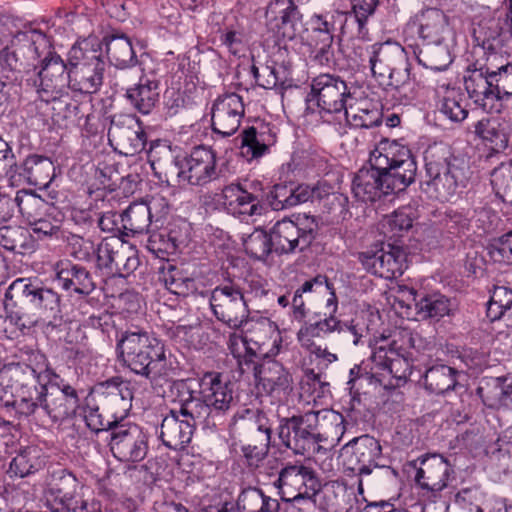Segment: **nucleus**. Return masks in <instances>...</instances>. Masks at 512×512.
Segmentation results:
<instances>
[{
	"label": "nucleus",
	"mask_w": 512,
	"mask_h": 512,
	"mask_svg": "<svg viewBox=\"0 0 512 512\" xmlns=\"http://www.w3.org/2000/svg\"><path fill=\"white\" fill-rule=\"evenodd\" d=\"M182 396V413L198 419L204 430L216 431L225 425L236 405L233 384L217 372L175 383Z\"/></svg>",
	"instance_id": "nucleus-1"
},
{
	"label": "nucleus",
	"mask_w": 512,
	"mask_h": 512,
	"mask_svg": "<svg viewBox=\"0 0 512 512\" xmlns=\"http://www.w3.org/2000/svg\"><path fill=\"white\" fill-rule=\"evenodd\" d=\"M3 305L11 313L19 307V325L31 327L60 312V296L37 279L17 278L7 288Z\"/></svg>",
	"instance_id": "nucleus-2"
},
{
	"label": "nucleus",
	"mask_w": 512,
	"mask_h": 512,
	"mask_svg": "<svg viewBox=\"0 0 512 512\" xmlns=\"http://www.w3.org/2000/svg\"><path fill=\"white\" fill-rule=\"evenodd\" d=\"M427 189L441 202L453 199L469 179V167L445 143L430 145L425 151Z\"/></svg>",
	"instance_id": "nucleus-3"
},
{
	"label": "nucleus",
	"mask_w": 512,
	"mask_h": 512,
	"mask_svg": "<svg viewBox=\"0 0 512 512\" xmlns=\"http://www.w3.org/2000/svg\"><path fill=\"white\" fill-rule=\"evenodd\" d=\"M117 350L123 365L137 375L155 380L167 373L164 344L146 331L122 332L117 339Z\"/></svg>",
	"instance_id": "nucleus-4"
},
{
	"label": "nucleus",
	"mask_w": 512,
	"mask_h": 512,
	"mask_svg": "<svg viewBox=\"0 0 512 512\" xmlns=\"http://www.w3.org/2000/svg\"><path fill=\"white\" fill-rule=\"evenodd\" d=\"M49 48L48 37L39 30L17 31L15 34L2 32L0 67L8 73L5 78L17 80L19 74L36 69L38 59Z\"/></svg>",
	"instance_id": "nucleus-5"
},
{
	"label": "nucleus",
	"mask_w": 512,
	"mask_h": 512,
	"mask_svg": "<svg viewBox=\"0 0 512 512\" xmlns=\"http://www.w3.org/2000/svg\"><path fill=\"white\" fill-rule=\"evenodd\" d=\"M43 372L59 378V375L49 369L46 356L40 352H33L28 364H18L15 368L14 400L7 401L5 407H12L17 414L26 418L34 415L38 409L43 411L47 387L40 380Z\"/></svg>",
	"instance_id": "nucleus-6"
},
{
	"label": "nucleus",
	"mask_w": 512,
	"mask_h": 512,
	"mask_svg": "<svg viewBox=\"0 0 512 512\" xmlns=\"http://www.w3.org/2000/svg\"><path fill=\"white\" fill-rule=\"evenodd\" d=\"M368 163L382 171L384 187L391 194L404 191L415 181V158L408 147L397 141L380 142L371 152Z\"/></svg>",
	"instance_id": "nucleus-7"
},
{
	"label": "nucleus",
	"mask_w": 512,
	"mask_h": 512,
	"mask_svg": "<svg viewBox=\"0 0 512 512\" xmlns=\"http://www.w3.org/2000/svg\"><path fill=\"white\" fill-rule=\"evenodd\" d=\"M306 101L308 109L316 105L320 112L338 114L347 109L352 94L347 83L338 75L323 73L311 79Z\"/></svg>",
	"instance_id": "nucleus-8"
},
{
	"label": "nucleus",
	"mask_w": 512,
	"mask_h": 512,
	"mask_svg": "<svg viewBox=\"0 0 512 512\" xmlns=\"http://www.w3.org/2000/svg\"><path fill=\"white\" fill-rule=\"evenodd\" d=\"M274 486L285 501L311 500L321 484L315 470L301 461L288 462L280 470Z\"/></svg>",
	"instance_id": "nucleus-9"
},
{
	"label": "nucleus",
	"mask_w": 512,
	"mask_h": 512,
	"mask_svg": "<svg viewBox=\"0 0 512 512\" xmlns=\"http://www.w3.org/2000/svg\"><path fill=\"white\" fill-rule=\"evenodd\" d=\"M318 225L313 217H298L294 222L282 219L272 227L270 233L274 252L277 254L294 253L308 248L316 238Z\"/></svg>",
	"instance_id": "nucleus-10"
},
{
	"label": "nucleus",
	"mask_w": 512,
	"mask_h": 512,
	"mask_svg": "<svg viewBox=\"0 0 512 512\" xmlns=\"http://www.w3.org/2000/svg\"><path fill=\"white\" fill-rule=\"evenodd\" d=\"M209 301L215 317L228 327L239 329L248 322L247 300L238 286H217L213 289Z\"/></svg>",
	"instance_id": "nucleus-11"
},
{
	"label": "nucleus",
	"mask_w": 512,
	"mask_h": 512,
	"mask_svg": "<svg viewBox=\"0 0 512 512\" xmlns=\"http://www.w3.org/2000/svg\"><path fill=\"white\" fill-rule=\"evenodd\" d=\"M265 27L278 44L295 39L304 25L294 0H271L265 11Z\"/></svg>",
	"instance_id": "nucleus-12"
},
{
	"label": "nucleus",
	"mask_w": 512,
	"mask_h": 512,
	"mask_svg": "<svg viewBox=\"0 0 512 512\" xmlns=\"http://www.w3.org/2000/svg\"><path fill=\"white\" fill-rule=\"evenodd\" d=\"M310 411L280 420L278 437L295 454L315 453L320 449Z\"/></svg>",
	"instance_id": "nucleus-13"
},
{
	"label": "nucleus",
	"mask_w": 512,
	"mask_h": 512,
	"mask_svg": "<svg viewBox=\"0 0 512 512\" xmlns=\"http://www.w3.org/2000/svg\"><path fill=\"white\" fill-rule=\"evenodd\" d=\"M109 446L117 460L129 464L139 463L149 451L148 435L138 425L122 422L111 433Z\"/></svg>",
	"instance_id": "nucleus-14"
},
{
	"label": "nucleus",
	"mask_w": 512,
	"mask_h": 512,
	"mask_svg": "<svg viewBox=\"0 0 512 512\" xmlns=\"http://www.w3.org/2000/svg\"><path fill=\"white\" fill-rule=\"evenodd\" d=\"M216 153L208 147L198 146L181 160L176 161L179 183L205 186L219 177Z\"/></svg>",
	"instance_id": "nucleus-15"
},
{
	"label": "nucleus",
	"mask_w": 512,
	"mask_h": 512,
	"mask_svg": "<svg viewBox=\"0 0 512 512\" xmlns=\"http://www.w3.org/2000/svg\"><path fill=\"white\" fill-rule=\"evenodd\" d=\"M223 204L229 213L251 217L264 211L263 185L260 181L231 183L222 190Z\"/></svg>",
	"instance_id": "nucleus-16"
},
{
	"label": "nucleus",
	"mask_w": 512,
	"mask_h": 512,
	"mask_svg": "<svg viewBox=\"0 0 512 512\" xmlns=\"http://www.w3.org/2000/svg\"><path fill=\"white\" fill-rule=\"evenodd\" d=\"M108 138L125 156H134L145 149L147 136L136 115L116 114L111 117Z\"/></svg>",
	"instance_id": "nucleus-17"
},
{
	"label": "nucleus",
	"mask_w": 512,
	"mask_h": 512,
	"mask_svg": "<svg viewBox=\"0 0 512 512\" xmlns=\"http://www.w3.org/2000/svg\"><path fill=\"white\" fill-rule=\"evenodd\" d=\"M358 259L368 272L387 280L400 277L407 268L406 252L391 244L361 252Z\"/></svg>",
	"instance_id": "nucleus-18"
},
{
	"label": "nucleus",
	"mask_w": 512,
	"mask_h": 512,
	"mask_svg": "<svg viewBox=\"0 0 512 512\" xmlns=\"http://www.w3.org/2000/svg\"><path fill=\"white\" fill-rule=\"evenodd\" d=\"M49 386L46 387L43 412L53 422H60L76 415L80 405L78 391L63 379L51 375Z\"/></svg>",
	"instance_id": "nucleus-19"
},
{
	"label": "nucleus",
	"mask_w": 512,
	"mask_h": 512,
	"mask_svg": "<svg viewBox=\"0 0 512 512\" xmlns=\"http://www.w3.org/2000/svg\"><path fill=\"white\" fill-rule=\"evenodd\" d=\"M42 55L45 57L33 85L39 98L48 103L57 97L66 84L70 86V77L69 69L59 55L51 52L50 48Z\"/></svg>",
	"instance_id": "nucleus-20"
},
{
	"label": "nucleus",
	"mask_w": 512,
	"mask_h": 512,
	"mask_svg": "<svg viewBox=\"0 0 512 512\" xmlns=\"http://www.w3.org/2000/svg\"><path fill=\"white\" fill-rule=\"evenodd\" d=\"M253 371L258 388L275 400L282 401L292 391V376L279 361L264 356Z\"/></svg>",
	"instance_id": "nucleus-21"
},
{
	"label": "nucleus",
	"mask_w": 512,
	"mask_h": 512,
	"mask_svg": "<svg viewBox=\"0 0 512 512\" xmlns=\"http://www.w3.org/2000/svg\"><path fill=\"white\" fill-rule=\"evenodd\" d=\"M103 42L110 63L117 69L113 85L124 88L125 84L130 83L128 80L130 70L141 64L134 51L132 41L124 33H112L106 35Z\"/></svg>",
	"instance_id": "nucleus-22"
},
{
	"label": "nucleus",
	"mask_w": 512,
	"mask_h": 512,
	"mask_svg": "<svg viewBox=\"0 0 512 512\" xmlns=\"http://www.w3.org/2000/svg\"><path fill=\"white\" fill-rule=\"evenodd\" d=\"M242 97L229 93L218 97L212 107L211 127L214 134L221 138L234 135L244 116Z\"/></svg>",
	"instance_id": "nucleus-23"
},
{
	"label": "nucleus",
	"mask_w": 512,
	"mask_h": 512,
	"mask_svg": "<svg viewBox=\"0 0 512 512\" xmlns=\"http://www.w3.org/2000/svg\"><path fill=\"white\" fill-rule=\"evenodd\" d=\"M482 47L485 51L484 57L469 65L464 76V85L470 98L474 102L485 107L486 99H496L494 83H492V73L487 71L490 63V50L492 44L489 41H483Z\"/></svg>",
	"instance_id": "nucleus-24"
},
{
	"label": "nucleus",
	"mask_w": 512,
	"mask_h": 512,
	"mask_svg": "<svg viewBox=\"0 0 512 512\" xmlns=\"http://www.w3.org/2000/svg\"><path fill=\"white\" fill-rule=\"evenodd\" d=\"M179 410L172 409L161 423L160 438L163 444L172 450H181L190 443L198 419L182 413V396H179Z\"/></svg>",
	"instance_id": "nucleus-25"
},
{
	"label": "nucleus",
	"mask_w": 512,
	"mask_h": 512,
	"mask_svg": "<svg viewBox=\"0 0 512 512\" xmlns=\"http://www.w3.org/2000/svg\"><path fill=\"white\" fill-rule=\"evenodd\" d=\"M139 80L133 86L124 85L125 98L139 113L148 115L156 107L160 97V79L154 71L140 69ZM122 90L123 88L120 87Z\"/></svg>",
	"instance_id": "nucleus-26"
},
{
	"label": "nucleus",
	"mask_w": 512,
	"mask_h": 512,
	"mask_svg": "<svg viewBox=\"0 0 512 512\" xmlns=\"http://www.w3.org/2000/svg\"><path fill=\"white\" fill-rule=\"evenodd\" d=\"M353 448L351 461L357 465L359 475H369L374 468L384 467L382 464V447L378 440L369 435H363L349 442Z\"/></svg>",
	"instance_id": "nucleus-27"
},
{
	"label": "nucleus",
	"mask_w": 512,
	"mask_h": 512,
	"mask_svg": "<svg viewBox=\"0 0 512 512\" xmlns=\"http://www.w3.org/2000/svg\"><path fill=\"white\" fill-rule=\"evenodd\" d=\"M165 207L164 197H154L149 203H132L122 212V228L125 236L147 232L153 221V210Z\"/></svg>",
	"instance_id": "nucleus-28"
},
{
	"label": "nucleus",
	"mask_w": 512,
	"mask_h": 512,
	"mask_svg": "<svg viewBox=\"0 0 512 512\" xmlns=\"http://www.w3.org/2000/svg\"><path fill=\"white\" fill-rule=\"evenodd\" d=\"M383 173L375 165L364 166L355 174L352 181L354 197L362 202H375L383 195L391 194L384 187Z\"/></svg>",
	"instance_id": "nucleus-29"
},
{
	"label": "nucleus",
	"mask_w": 512,
	"mask_h": 512,
	"mask_svg": "<svg viewBox=\"0 0 512 512\" xmlns=\"http://www.w3.org/2000/svg\"><path fill=\"white\" fill-rule=\"evenodd\" d=\"M311 195V186L307 184L279 183L264 194V197L272 210L281 211L306 203Z\"/></svg>",
	"instance_id": "nucleus-30"
},
{
	"label": "nucleus",
	"mask_w": 512,
	"mask_h": 512,
	"mask_svg": "<svg viewBox=\"0 0 512 512\" xmlns=\"http://www.w3.org/2000/svg\"><path fill=\"white\" fill-rule=\"evenodd\" d=\"M416 472L415 480L429 491H442L447 486L449 463L440 455H430L423 458Z\"/></svg>",
	"instance_id": "nucleus-31"
},
{
	"label": "nucleus",
	"mask_w": 512,
	"mask_h": 512,
	"mask_svg": "<svg viewBox=\"0 0 512 512\" xmlns=\"http://www.w3.org/2000/svg\"><path fill=\"white\" fill-rule=\"evenodd\" d=\"M407 59L404 48L392 42L376 43L368 53V62L374 76L386 77V74Z\"/></svg>",
	"instance_id": "nucleus-32"
},
{
	"label": "nucleus",
	"mask_w": 512,
	"mask_h": 512,
	"mask_svg": "<svg viewBox=\"0 0 512 512\" xmlns=\"http://www.w3.org/2000/svg\"><path fill=\"white\" fill-rule=\"evenodd\" d=\"M318 446L321 443L334 445L344 434V418L333 410L310 411Z\"/></svg>",
	"instance_id": "nucleus-33"
},
{
	"label": "nucleus",
	"mask_w": 512,
	"mask_h": 512,
	"mask_svg": "<svg viewBox=\"0 0 512 512\" xmlns=\"http://www.w3.org/2000/svg\"><path fill=\"white\" fill-rule=\"evenodd\" d=\"M105 67V62L70 67V88L86 94L98 92L103 84Z\"/></svg>",
	"instance_id": "nucleus-34"
},
{
	"label": "nucleus",
	"mask_w": 512,
	"mask_h": 512,
	"mask_svg": "<svg viewBox=\"0 0 512 512\" xmlns=\"http://www.w3.org/2000/svg\"><path fill=\"white\" fill-rule=\"evenodd\" d=\"M44 506L49 512H102L99 502H89L54 488L45 491Z\"/></svg>",
	"instance_id": "nucleus-35"
},
{
	"label": "nucleus",
	"mask_w": 512,
	"mask_h": 512,
	"mask_svg": "<svg viewBox=\"0 0 512 512\" xmlns=\"http://www.w3.org/2000/svg\"><path fill=\"white\" fill-rule=\"evenodd\" d=\"M417 33L423 43L444 41L449 33L448 18L437 8H428L416 16Z\"/></svg>",
	"instance_id": "nucleus-36"
},
{
	"label": "nucleus",
	"mask_w": 512,
	"mask_h": 512,
	"mask_svg": "<svg viewBox=\"0 0 512 512\" xmlns=\"http://www.w3.org/2000/svg\"><path fill=\"white\" fill-rule=\"evenodd\" d=\"M490 63L487 71L492 73L491 80L494 83L496 100L504 101L512 99V61L504 55L490 50Z\"/></svg>",
	"instance_id": "nucleus-37"
},
{
	"label": "nucleus",
	"mask_w": 512,
	"mask_h": 512,
	"mask_svg": "<svg viewBox=\"0 0 512 512\" xmlns=\"http://www.w3.org/2000/svg\"><path fill=\"white\" fill-rule=\"evenodd\" d=\"M407 292L412 297L416 315L420 319H440L450 312V299L441 293L429 294L413 288L407 289Z\"/></svg>",
	"instance_id": "nucleus-38"
},
{
	"label": "nucleus",
	"mask_w": 512,
	"mask_h": 512,
	"mask_svg": "<svg viewBox=\"0 0 512 512\" xmlns=\"http://www.w3.org/2000/svg\"><path fill=\"white\" fill-rule=\"evenodd\" d=\"M21 178L28 184L46 188L55 175V166L49 157L31 154L20 164Z\"/></svg>",
	"instance_id": "nucleus-39"
},
{
	"label": "nucleus",
	"mask_w": 512,
	"mask_h": 512,
	"mask_svg": "<svg viewBox=\"0 0 512 512\" xmlns=\"http://www.w3.org/2000/svg\"><path fill=\"white\" fill-rule=\"evenodd\" d=\"M240 136V154L247 161L264 156L275 143V135L269 128L258 130L252 126L243 130Z\"/></svg>",
	"instance_id": "nucleus-40"
},
{
	"label": "nucleus",
	"mask_w": 512,
	"mask_h": 512,
	"mask_svg": "<svg viewBox=\"0 0 512 512\" xmlns=\"http://www.w3.org/2000/svg\"><path fill=\"white\" fill-rule=\"evenodd\" d=\"M506 378H485L476 389L483 404L491 409L509 408L512 404L511 384H505Z\"/></svg>",
	"instance_id": "nucleus-41"
},
{
	"label": "nucleus",
	"mask_w": 512,
	"mask_h": 512,
	"mask_svg": "<svg viewBox=\"0 0 512 512\" xmlns=\"http://www.w3.org/2000/svg\"><path fill=\"white\" fill-rule=\"evenodd\" d=\"M56 279L64 290L89 295L95 289L90 272L81 265L66 263L58 271Z\"/></svg>",
	"instance_id": "nucleus-42"
},
{
	"label": "nucleus",
	"mask_w": 512,
	"mask_h": 512,
	"mask_svg": "<svg viewBox=\"0 0 512 512\" xmlns=\"http://www.w3.org/2000/svg\"><path fill=\"white\" fill-rule=\"evenodd\" d=\"M460 372L448 365L438 364L426 369L424 373V387L431 393L441 395L450 390H456L460 385L458 376Z\"/></svg>",
	"instance_id": "nucleus-43"
},
{
	"label": "nucleus",
	"mask_w": 512,
	"mask_h": 512,
	"mask_svg": "<svg viewBox=\"0 0 512 512\" xmlns=\"http://www.w3.org/2000/svg\"><path fill=\"white\" fill-rule=\"evenodd\" d=\"M414 54L419 64L433 71H444L453 61L450 49L444 41L423 43Z\"/></svg>",
	"instance_id": "nucleus-44"
},
{
	"label": "nucleus",
	"mask_w": 512,
	"mask_h": 512,
	"mask_svg": "<svg viewBox=\"0 0 512 512\" xmlns=\"http://www.w3.org/2000/svg\"><path fill=\"white\" fill-rule=\"evenodd\" d=\"M238 512H279L277 499L264 494L257 487H248L241 491L237 499Z\"/></svg>",
	"instance_id": "nucleus-45"
},
{
	"label": "nucleus",
	"mask_w": 512,
	"mask_h": 512,
	"mask_svg": "<svg viewBox=\"0 0 512 512\" xmlns=\"http://www.w3.org/2000/svg\"><path fill=\"white\" fill-rule=\"evenodd\" d=\"M17 211L26 222L31 224L39 217L46 216L47 212L55 210L52 204L45 201L32 190L22 189L16 192Z\"/></svg>",
	"instance_id": "nucleus-46"
},
{
	"label": "nucleus",
	"mask_w": 512,
	"mask_h": 512,
	"mask_svg": "<svg viewBox=\"0 0 512 512\" xmlns=\"http://www.w3.org/2000/svg\"><path fill=\"white\" fill-rule=\"evenodd\" d=\"M311 201L322 204L327 213H335L343 216L348 212V197L342 193L333 191V187L326 182H318L311 187Z\"/></svg>",
	"instance_id": "nucleus-47"
},
{
	"label": "nucleus",
	"mask_w": 512,
	"mask_h": 512,
	"mask_svg": "<svg viewBox=\"0 0 512 512\" xmlns=\"http://www.w3.org/2000/svg\"><path fill=\"white\" fill-rule=\"evenodd\" d=\"M327 308L330 309V312L325 318L315 322H304L297 333L300 345H311V342H314L313 338H322L328 334L335 333L337 327H340L339 319L335 317L336 312H333L332 307Z\"/></svg>",
	"instance_id": "nucleus-48"
},
{
	"label": "nucleus",
	"mask_w": 512,
	"mask_h": 512,
	"mask_svg": "<svg viewBox=\"0 0 512 512\" xmlns=\"http://www.w3.org/2000/svg\"><path fill=\"white\" fill-rule=\"evenodd\" d=\"M69 61L71 67L105 62L102 58V42L97 37H88L78 41L69 51Z\"/></svg>",
	"instance_id": "nucleus-49"
},
{
	"label": "nucleus",
	"mask_w": 512,
	"mask_h": 512,
	"mask_svg": "<svg viewBox=\"0 0 512 512\" xmlns=\"http://www.w3.org/2000/svg\"><path fill=\"white\" fill-rule=\"evenodd\" d=\"M0 247L13 253L25 254L33 248L32 235L22 226L0 227Z\"/></svg>",
	"instance_id": "nucleus-50"
},
{
	"label": "nucleus",
	"mask_w": 512,
	"mask_h": 512,
	"mask_svg": "<svg viewBox=\"0 0 512 512\" xmlns=\"http://www.w3.org/2000/svg\"><path fill=\"white\" fill-rule=\"evenodd\" d=\"M43 466L44 461L39 450L35 447H26L12 459L8 472L11 476L24 478L39 471Z\"/></svg>",
	"instance_id": "nucleus-51"
},
{
	"label": "nucleus",
	"mask_w": 512,
	"mask_h": 512,
	"mask_svg": "<svg viewBox=\"0 0 512 512\" xmlns=\"http://www.w3.org/2000/svg\"><path fill=\"white\" fill-rule=\"evenodd\" d=\"M475 133L482 140L489 142L496 151L504 150L508 146V135L496 118H483L475 126Z\"/></svg>",
	"instance_id": "nucleus-52"
},
{
	"label": "nucleus",
	"mask_w": 512,
	"mask_h": 512,
	"mask_svg": "<svg viewBox=\"0 0 512 512\" xmlns=\"http://www.w3.org/2000/svg\"><path fill=\"white\" fill-rule=\"evenodd\" d=\"M243 418V426L248 430L250 442L265 443L271 446L272 425L265 413L261 411L250 412Z\"/></svg>",
	"instance_id": "nucleus-53"
},
{
	"label": "nucleus",
	"mask_w": 512,
	"mask_h": 512,
	"mask_svg": "<svg viewBox=\"0 0 512 512\" xmlns=\"http://www.w3.org/2000/svg\"><path fill=\"white\" fill-rule=\"evenodd\" d=\"M301 293L306 296V299L313 294L328 296L326 300V307H332L333 312H337L338 299L333 288V284L329 282L325 275H317L309 280H306L300 287L297 288Z\"/></svg>",
	"instance_id": "nucleus-54"
},
{
	"label": "nucleus",
	"mask_w": 512,
	"mask_h": 512,
	"mask_svg": "<svg viewBox=\"0 0 512 512\" xmlns=\"http://www.w3.org/2000/svg\"><path fill=\"white\" fill-rule=\"evenodd\" d=\"M345 119L350 127L355 129H370L376 127L382 122V112L376 107H357L352 106L345 109Z\"/></svg>",
	"instance_id": "nucleus-55"
},
{
	"label": "nucleus",
	"mask_w": 512,
	"mask_h": 512,
	"mask_svg": "<svg viewBox=\"0 0 512 512\" xmlns=\"http://www.w3.org/2000/svg\"><path fill=\"white\" fill-rule=\"evenodd\" d=\"M163 280L166 288L178 296L186 297L197 291L195 279L173 265L168 266L163 275Z\"/></svg>",
	"instance_id": "nucleus-56"
},
{
	"label": "nucleus",
	"mask_w": 512,
	"mask_h": 512,
	"mask_svg": "<svg viewBox=\"0 0 512 512\" xmlns=\"http://www.w3.org/2000/svg\"><path fill=\"white\" fill-rule=\"evenodd\" d=\"M271 233H267L263 229H255L243 241L245 252L252 258L257 260H265L272 252L274 246L272 244Z\"/></svg>",
	"instance_id": "nucleus-57"
},
{
	"label": "nucleus",
	"mask_w": 512,
	"mask_h": 512,
	"mask_svg": "<svg viewBox=\"0 0 512 512\" xmlns=\"http://www.w3.org/2000/svg\"><path fill=\"white\" fill-rule=\"evenodd\" d=\"M491 184L496 195L512 206V166L500 165L491 174Z\"/></svg>",
	"instance_id": "nucleus-58"
},
{
	"label": "nucleus",
	"mask_w": 512,
	"mask_h": 512,
	"mask_svg": "<svg viewBox=\"0 0 512 512\" xmlns=\"http://www.w3.org/2000/svg\"><path fill=\"white\" fill-rule=\"evenodd\" d=\"M139 263L137 251L122 240L121 248H119L115 257L113 271L110 272L126 277L137 269Z\"/></svg>",
	"instance_id": "nucleus-59"
},
{
	"label": "nucleus",
	"mask_w": 512,
	"mask_h": 512,
	"mask_svg": "<svg viewBox=\"0 0 512 512\" xmlns=\"http://www.w3.org/2000/svg\"><path fill=\"white\" fill-rule=\"evenodd\" d=\"M122 240L120 237H106L96 246L95 258L98 268L113 271L115 257L121 248Z\"/></svg>",
	"instance_id": "nucleus-60"
},
{
	"label": "nucleus",
	"mask_w": 512,
	"mask_h": 512,
	"mask_svg": "<svg viewBox=\"0 0 512 512\" xmlns=\"http://www.w3.org/2000/svg\"><path fill=\"white\" fill-rule=\"evenodd\" d=\"M486 250L493 262L512 264V231L490 240Z\"/></svg>",
	"instance_id": "nucleus-61"
},
{
	"label": "nucleus",
	"mask_w": 512,
	"mask_h": 512,
	"mask_svg": "<svg viewBox=\"0 0 512 512\" xmlns=\"http://www.w3.org/2000/svg\"><path fill=\"white\" fill-rule=\"evenodd\" d=\"M395 349L390 347L389 349L385 346H379L375 348L369 357L370 362V374L377 382L382 384L381 377L386 375L389 367L391 358L395 355Z\"/></svg>",
	"instance_id": "nucleus-62"
},
{
	"label": "nucleus",
	"mask_w": 512,
	"mask_h": 512,
	"mask_svg": "<svg viewBox=\"0 0 512 512\" xmlns=\"http://www.w3.org/2000/svg\"><path fill=\"white\" fill-rule=\"evenodd\" d=\"M347 14L341 11H329L321 14H314L310 18L312 32H336V26L342 25Z\"/></svg>",
	"instance_id": "nucleus-63"
},
{
	"label": "nucleus",
	"mask_w": 512,
	"mask_h": 512,
	"mask_svg": "<svg viewBox=\"0 0 512 512\" xmlns=\"http://www.w3.org/2000/svg\"><path fill=\"white\" fill-rule=\"evenodd\" d=\"M85 419L87 426L96 432L110 431L113 433V430L123 422V419H116L114 417L113 411H111V415H107L104 410L100 412L98 407L90 409Z\"/></svg>",
	"instance_id": "nucleus-64"
}]
</instances>
